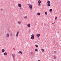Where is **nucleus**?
I'll return each mask as SVG.
<instances>
[{"label":"nucleus","mask_w":61,"mask_h":61,"mask_svg":"<svg viewBox=\"0 0 61 61\" xmlns=\"http://www.w3.org/2000/svg\"><path fill=\"white\" fill-rule=\"evenodd\" d=\"M28 5L29 6V7L31 10L32 9V5H31V4H28Z\"/></svg>","instance_id":"obj_1"},{"label":"nucleus","mask_w":61,"mask_h":61,"mask_svg":"<svg viewBox=\"0 0 61 61\" xmlns=\"http://www.w3.org/2000/svg\"><path fill=\"white\" fill-rule=\"evenodd\" d=\"M47 6H50L51 5L50 2V1H48L47 2Z\"/></svg>","instance_id":"obj_2"},{"label":"nucleus","mask_w":61,"mask_h":61,"mask_svg":"<svg viewBox=\"0 0 61 61\" xmlns=\"http://www.w3.org/2000/svg\"><path fill=\"white\" fill-rule=\"evenodd\" d=\"M31 39L32 40H33L34 39V34H32L31 35Z\"/></svg>","instance_id":"obj_3"},{"label":"nucleus","mask_w":61,"mask_h":61,"mask_svg":"<svg viewBox=\"0 0 61 61\" xmlns=\"http://www.w3.org/2000/svg\"><path fill=\"white\" fill-rule=\"evenodd\" d=\"M41 0H40L38 1V5L39 6H41V4H40V3H41Z\"/></svg>","instance_id":"obj_4"},{"label":"nucleus","mask_w":61,"mask_h":61,"mask_svg":"<svg viewBox=\"0 0 61 61\" xmlns=\"http://www.w3.org/2000/svg\"><path fill=\"white\" fill-rule=\"evenodd\" d=\"M6 37H7V38H8V37H9V34L8 33L6 35Z\"/></svg>","instance_id":"obj_5"},{"label":"nucleus","mask_w":61,"mask_h":61,"mask_svg":"<svg viewBox=\"0 0 61 61\" xmlns=\"http://www.w3.org/2000/svg\"><path fill=\"white\" fill-rule=\"evenodd\" d=\"M36 36L37 37H39L40 36V34H36Z\"/></svg>","instance_id":"obj_6"},{"label":"nucleus","mask_w":61,"mask_h":61,"mask_svg":"<svg viewBox=\"0 0 61 61\" xmlns=\"http://www.w3.org/2000/svg\"><path fill=\"white\" fill-rule=\"evenodd\" d=\"M19 31H18L17 32L16 34V37H18V35L19 34Z\"/></svg>","instance_id":"obj_7"},{"label":"nucleus","mask_w":61,"mask_h":61,"mask_svg":"<svg viewBox=\"0 0 61 61\" xmlns=\"http://www.w3.org/2000/svg\"><path fill=\"white\" fill-rule=\"evenodd\" d=\"M18 53L19 54H20L21 53V55H22V54L23 52L21 51H19L18 52Z\"/></svg>","instance_id":"obj_8"},{"label":"nucleus","mask_w":61,"mask_h":61,"mask_svg":"<svg viewBox=\"0 0 61 61\" xmlns=\"http://www.w3.org/2000/svg\"><path fill=\"white\" fill-rule=\"evenodd\" d=\"M18 6L19 7H21V6H22V5H21V4H18Z\"/></svg>","instance_id":"obj_9"},{"label":"nucleus","mask_w":61,"mask_h":61,"mask_svg":"<svg viewBox=\"0 0 61 61\" xmlns=\"http://www.w3.org/2000/svg\"><path fill=\"white\" fill-rule=\"evenodd\" d=\"M12 56H13V57H15V55L14 54H12Z\"/></svg>","instance_id":"obj_10"},{"label":"nucleus","mask_w":61,"mask_h":61,"mask_svg":"<svg viewBox=\"0 0 61 61\" xmlns=\"http://www.w3.org/2000/svg\"><path fill=\"white\" fill-rule=\"evenodd\" d=\"M1 51L3 53V52H4L5 51V50L4 49H2Z\"/></svg>","instance_id":"obj_11"},{"label":"nucleus","mask_w":61,"mask_h":61,"mask_svg":"<svg viewBox=\"0 0 61 61\" xmlns=\"http://www.w3.org/2000/svg\"><path fill=\"white\" fill-rule=\"evenodd\" d=\"M27 26L28 27H30V25L29 24H28L27 25Z\"/></svg>","instance_id":"obj_12"},{"label":"nucleus","mask_w":61,"mask_h":61,"mask_svg":"<svg viewBox=\"0 0 61 61\" xmlns=\"http://www.w3.org/2000/svg\"><path fill=\"white\" fill-rule=\"evenodd\" d=\"M4 55H5V56H6L7 55V53L6 52H5L4 53Z\"/></svg>","instance_id":"obj_13"},{"label":"nucleus","mask_w":61,"mask_h":61,"mask_svg":"<svg viewBox=\"0 0 61 61\" xmlns=\"http://www.w3.org/2000/svg\"><path fill=\"white\" fill-rule=\"evenodd\" d=\"M41 50H42V51L43 52H44V50L43 49H41Z\"/></svg>","instance_id":"obj_14"},{"label":"nucleus","mask_w":61,"mask_h":61,"mask_svg":"<svg viewBox=\"0 0 61 61\" xmlns=\"http://www.w3.org/2000/svg\"><path fill=\"white\" fill-rule=\"evenodd\" d=\"M55 20H57V17H56L55 18Z\"/></svg>","instance_id":"obj_15"},{"label":"nucleus","mask_w":61,"mask_h":61,"mask_svg":"<svg viewBox=\"0 0 61 61\" xmlns=\"http://www.w3.org/2000/svg\"><path fill=\"white\" fill-rule=\"evenodd\" d=\"M35 51L36 52V51H38V50H37V49H36L35 50Z\"/></svg>","instance_id":"obj_16"},{"label":"nucleus","mask_w":61,"mask_h":61,"mask_svg":"<svg viewBox=\"0 0 61 61\" xmlns=\"http://www.w3.org/2000/svg\"><path fill=\"white\" fill-rule=\"evenodd\" d=\"M37 15H40V13H38L37 14Z\"/></svg>","instance_id":"obj_17"},{"label":"nucleus","mask_w":61,"mask_h":61,"mask_svg":"<svg viewBox=\"0 0 61 61\" xmlns=\"http://www.w3.org/2000/svg\"><path fill=\"white\" fill-rule=\"evenodd\" d=\"M52 11V9H50V12H51V11Z\"/></svg>","instance_id":"obj_18"},{"label":"nucleus","mask_w":61,"mask_h":61,"mask_svg":"<svg viewBox=\"0 0 61 61\" xmlns=\"http://www.w3.org/2000/svg\"><path fill=\"white\" fill-rule=\"evenodd\" d=\"M20 10H22V7H20L19 8Z\"/></svg>","instance_id":"obj_19"},{"label":"nucleus","mask_w":61,"mask_h":61,"mask_svg":"<svg viewBox=\"0 0 61 61\" xmlns=\"http://www.w3.org/2000/svg\"><path fill=\"white\" fill-rule=\"evenodd\" d=\"M45 15H47V12H45Z\"/></svg>","instance_id":"obj_20"},{"label":"nucleus","mask_w":61,"mask_h":61,"mask_svg":"<svg viewBox=\"0 0 61 61\" xmlns=\"http://www.w3.org/2000/svg\"><path fill=\"white\" fill-rule=\"evenodd\" d=\"M24 18H25V19H26V18H27V16H25L24 17Z\"/></svg>","instance_id":"obj_21"},{"label":"nucleus","mask_w":61,"mask_h":61,"mask_svg":"<svg viewBox=\"0 0 61 61\" xmlns=\"http://www.w3.org/2000/svg\"><path fill=\"white\" fill-rule=\"evenodd\" d=\"M54 59H56V56H54Z\"/></svg>","instance_id":"obj_22"},{"label":"nucleus","mask_w":61,"mask_h":61,"mask_svg":"<svg viewBox=\"0 0 61 61\" xmlns=\"http://www.w3.org/2000/svg\"><path fill=\"white\" fill-rule=\"evenodd\" d=\"M18 24H21V22L20 21H18Z\"/></svg>","instance_id":"obj_23"},{"label":"nucleus","mask_w":61,"mask_h":61,"mask_svg":"<svg viewBox=\"0 0 61 61\" xmlns=\"http://www.w3.org/2000/svg\"><path fill=\"white\" fill-rule=\"evenodd\" d=\"M35 46H36L37 47H38V46L37 45H35Z\"/></svg>","instance_id":"obj_24"},{"label":"nucleus","mask_w":61,"mask_h":61,"mask_svg":"<svg viewBox=\"0 0 61 61\" xmlns=\"http://www.w3.org/2000/svg\"><path fill=\"white\" fill-rule=\"evenodd\" d=\"M3 9H1V11H3Z\"/></svg>","instance_id":"obj_25"},{"label":"nucleus","mask_w":61,"mask_h":61,"mask_svg":"<svg viewBox=\"0 0 61 61\" xmlns=\"http://www.w3.org/2000/svg\"><path fill=\"white\" fill-rule=\"evenodd\" d=\"M54 54H56V52L55 51H54Z\"/></svg>","instance_id":"obj_26"},{"label":"nucleus","mask_w":61,"mask_h":61,"mask_svg":"<svg viewBox=\"0 0 61 61\" xmlns=\"http://www.w3.org/2000/svg\"><path fill=\"white\" fill-rule=\"evenodd\" d=\"M55 23H52V25H54V24Z\"/></svg>","instance_id":"obj_27"},{"label":"nucleus","mask_w":61,"mask_h":61,"mask_svg":"<svg viewBox=\"0 0 61 61\" xmlns=\"http://www.w3.org/2000/svg\"><path fill=\"white\" fill-rule=\"evenodd\" d=\"M30 54H31V55H32V52H31L30 53Z\"/></svg>","instance_id":"obj_28"},{"label":"nucleus","mask_w":61,"mask_h":61,"mask_svg":"<svg viewBox=\"0 0 61 61\" xmlns=\"http://www.w3.org/2000/svg\"><path fill=\"white\" fill-rule=\"evenodd\" d=\"M56 23V22L55 21L54 22V23L55 24Z\"/></svg>","instance_id":"obj_29"},{"label":"nucleus","mask_w":61,"mask_h":61,"mask_svg":"<svg viewBox=\"0 0 61 61\" xmlns=\"http://www.w3.org/2000/svg\"><path fill=\"white\" fill-rule=\"evenodd\" d=\"M38 61H40V60H38Z\"/></svg>","instance_id":"obj_30"}]
</instances>
